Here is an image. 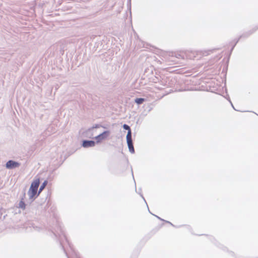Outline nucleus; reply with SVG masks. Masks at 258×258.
Segmentation results:
<instances>
[{"label": "nucleus", "instance_id": "30", "mask_svg": "<svg viewBox=\"0 0 258 258\" xmlns=\"http://www.w3.org/2000/svg\"><path fill=\"white\" fill-rule=\"evenodd\" d=\"M183 91V90H182H182L179 89L178 91Z\"/></svg>", "mask_w": 258, "mask_h": 258}, {"label": "nucleus", "instance_id": "10", "mask_svg": "<svg viewBox=\"0 0 258 258\" xmlns=\"http://www.w3.org/2000/svg\"><path fill=\"white\" fill-rule=\"evenodd\" d=\"M126 143L127 145V147L129 150V151L132 153H135V149L134 147L133 141L132 140V137L126 138Z\"/></svg>", "mask_w": 258, "mask_h": 258}, {"label": "nucleus", "instance_id": "12", "mask_svg": "<svg viewBox=\"0 0 258 258\" xmlns=\"http://www.w3.org/2000/svg\"><path fill=\"white\" fill-rule=\"evenodd\" d=\"M53 177H51V174H50L48 176V177H47V178L42 182V183L41 184V185H40V186L39 187L38 194L41 192L43 190V189L45 187V186L47 185V184L48 183V180H50Z\"/></svg>", "mask_w": 258, "mask_h": 258}, {"label": "nucleus", "instance_id": "2", "mask_svg": "<svg viewBox=\"0 0 258 258\" xmlns=\"http://www.w3.org/2000/svg\"><path fill=\"white\" fill-rule=\"evenodd\" d=\"M160 82V84L166 87H173L177 83L176 79L172 77H166L164 78H162L161 80L157 77H155V79H153V82Z\"/></svg>", "mask_w": 258, "mask_h": 258}, {"label": "nucleus", "instance_id": "3", "mask_svg": "<svg viewBox=\"0 0 258 258\" xmlns=\"http://www.w3.org/2000/svg\"><path fill=\"white\" fill-rule=\"evenodd\" d=\"M110 134V131L109 130H106L100 133L98 135L93 137V139H95L96 141V144H98L100 143L102 140L107 139Z\"/></svg>", "mask_w": 258, "mask_h": 258}, {"label": "nucleus", "instance_id": "15", "mask_svg": "<svg viewBox=\"0 0 258 258\" xmlns=\"http://www.w3.org/2000/svg\"><path fill=\"white\" fill-rule=\"evenodd\" d=\"M26 205L24 201H23V199L21 198V200H20V201L19 203V205L17 207L20 209H21L22 210H25L26 208Z\"/></svg>", "mask_w": 258, "mask_h": 258}, {"label": "nucleus", "instance_id": "31", "mask_svg": "<svg viewBox=\"0 0 258 258\" xmlns=\"http://www.w3.org/2000/svg\"><path fill=\"white\" fill-rule=\"evenodd\" d=\"M48 204H49V201H48V202H47V204H46V206H47V205H48Z\"/></svg>", "mask_w": 258, "mask_h": 258}, {"label": "nucleus", "instance_id": "7", "mask_svg": "<svg viewBox=\"0 0 258 258\" xmlns=\"http://www.w3.org/2000/svg\"><path fill=\"white\" fill-rule=\"evenodd\" d=\"M37 190L29 188L28 195L29 197V199L31 201H33L37 197L39 194H37Z\"/></svg>", "mask_w": 258, "mask_h": 258}, {"label": "nucleus", "instance_id": "27", "mask_svg": "<svg viewBox=\"0 0 258 258\" xmlns=\"http://www.w3.org/2000/svg\"><path fill=\"white\" fill-rule=\"evenodd\" d=\"M230 104H231V106H232V108H233L234 110H237L234 108V106H233V105L232 103L231 102V103H230Z\"/></svg>", "mask_w": 258, "mask_h": 258}, {"label": "nucleus", "instance_id": "33", "mask_svg": "<svg viewBox=\"0 0 258 258\" xmlns=\"http://www.w3.org/2000/svg\"><path fill=\"white\" fill-rule=\"evenodd\" d=\"M145 202L146 203H147L146 201ZM147 206H148V205H147Z\"/></svg>", "mask_w": 258, "mask_h": 258}, {"label": "nucleus", "instance_id": "18", "mask_svg": "<svg viewBox=\"0 0 258 258\" xmlns=\"http://www.w3.org/2000/svg\"><path fill=\"white\" fill-rule=\"evenodd\" d=\"M226 91H227V89H226ZM226 96H225L224 97L230 103H231V99L230 98V97L229 96V95L227 94V92H226Z\"/></svg>", "mask_w": 258, "mask_h": 258}, {"label": "nucleus", "instance_id": "28", "mask_svg": "<svg viewBox=\"0 0 258 258\" xmlns=\"http://www.w3.org/2000/svg\"><path fill=\"white\" fill-rule=\"evenodd\" d=\"M101 127H102V128H106L107 127L104 125H102V126H101Z\"/></svg>", "mask_w": 258, "mask_h": 258}, {"label": "nucleus", "instance_id": "16", "mask_svg": "<svg viewBox=\"0 0 258 258\" xmlns=\"http://www.w3.org/2000/svg\"><path fill=\"white\" fill-rule=\"evenodd\" d=\"M145 101L144 98H136L135 100V102L138 105H141Z\"/></svg>", "mask_w": 258, "mask_h": 258}, {"label": "nucleus", "instance_id": "22", "mask_svg": "<svg viewBox=\"0 0 258 258\" xmlns=\"http://www.w3.org/2000/svg\"><path fill=\"white\" fill-rule=\"evenodd\" d=\"M5 211V210L3 208H0V214H1V216L2 215V214L3 213V212Z\"/></svg>", "mask_w": 258, "mask_h": 258}, {"label": "nucleus", "instance_id": "8", "mask_svg": "<svg viewBox=\"0 0 258 258\" xmlns=\"http://www.w3.org/2000/svg\"><path fill=\"white\" fill-rule=\"evenodd\" d=\"M257 29H258V26L256 27L254 29L250 30V31L243 34L242 35H240L239 38L234 40V41H235L234 43L235 44H237L238 43V42L239 41V39L241 38H243V37L247 38V37H249L251 34H252L254 32H255Z\"/></svg>", "mask_w": 258, "mask_h": 258}, {"label": "nucleus", "instance_id": "5", "mask_svg": "<svg viewBox=\"0 0 258 258\" xmlns=\"http://www.w3.org/2000/svg\"><path fill=\"white\" fill-rule=\"evenodd\" d=\"M20 163L17 161L13 160H9L6 163L5 166L7 169H13L17 167H19L20 166Z\"/></svg>", "mask_w": 258, "mask_h": 258}, {"label": "nucleus", "instance_id": "17", "mask_svg": "<svg viewBox=\"0 0 258 258\" xmlns=\"http://www.w3.org/2000/svg\"><path fill=\"white\" fill-rule=\"evenodd\" d=\"M163 221L164 222H165V223H168V224H170L171 226H172L173 227H174L178 228V227H180L181 226H175L174 225H173L172 223H171L170 222H169L168 221H166V220H164Z\"/></svg>", "mask_w": 258, "mask_h": 258}, {"label": "nucleus", "instance_id": "24", "mask_svg": "<svg viewBox=\"0 0 258 258\" xmlns=\"http://www.w3.org/2000/svg\"><path fill=\"white\" fill-rule=\"evenodd\" d=\"M151 235H149V234H148L147 235H146L145 238H147V240L149 239V238H150L151 237Z\"/></svg>", "mask_w": 258, "mask_h": 258}, {"label": "nucleus", "instance_id": "6", "mask_svg": "<svg viewBox=\"0 0 258 258\" xmlns=\"http://www.w3.org/2000/svg\"><path fill=\"white\" fill-rule=\"evenodd\" d=\"M96 144V141L95 142L93 140H83L81 141V146L85 148L94 147Z\"/></svg>", "mask_w": 258, "mask_h": 258}, {"label": "nucleus", "instance_id": "9", "mask_svg": "<svg viewBox=\"0 0 258 258\" xmlns=\"http://www.w3.org/2000/svg\"><path fill=\"white\" fill-rule=\"evenodd\" d=\"M257 29H258V26L256 27L254 29L250 30V31L243 34L242 35H240L239 38L234 40V41H235L234 43L235 44H237L238 43V42L239 41V39L241 38H243V37L247 38V37H249L251 34H252L254 32H255Z\"/></svg>", "mask_w": 258, "mask_h": 258}, {"label": "nucleus", "instance_id": "20", "mask_svg": "<svg viewBox=\"0 0 258 258\" xmlns=\"http://www.w3.org/2000/svg\"><path fill=\"white\" fill-rule=\"evenodd\" d=\"M55 210V208L54 207H52L50 208V210H48V212H50V211L53 213V214L54 215V211Z\"/></svg>", "mask_w": 258, "mask_h": 258}, {"label": "nucleus", "instance_id": "29", "mask_svg": "<svg viewBox=\"0 0 258 258\" xmlns=\"http://www.w3.org/2000/svg\"><path fill=\"white\" fill-rule=\"evenodd\" d=\"M236 45V44H235V43H234V44L232 45V47H233V48H234Z\"/></svg>", "mask_w": 258, "mask_h": 258}, {"label": "nucleus", "instance_id": "11", "mask_svg": "<svg viewBox=\"0 0 258 258\" xmlns=\"http://www.w3.org/2000/svg\"><path fill=\"white\" fill-rule=\"evenodd\" d=\"M26 227L27 228L29 227L30 228H33L34 230L39 231L41 227L38 225H36L35 223L33 222L29 221L26 224Z\"/></svg>", "mask_w": 258, "mask_h": 258}, {"label": "nucleus", "instance_id": "23", "mask_svg": "<svg viewBox=\"0 0 258 258\" xmlns=\"http://www.w3.org/2000/svg\"><path fill=\"white\" fill-rule=\"evenodd\" d=\"M61 164H62V163H61V164H60L58 166V167L59 166H60V165H61ZM57 168V167L54 168L52 170V171H51V173H53V172L56 170V169Z\"/></svg>", "mask_w": 258, "mask_h": 258}, {"label": "nucleus", "instance_id": "13", "mask_svg": "<svg viewBox=\"0 0 258 258\" xmlns=\"http://www.w3.org/2000/svg\"><path fill=\"white\" fill-rule=\"evenodd\" d=\"M40 184V180L39 178L33 180L31 184L30 188L34 189L36 190H38V188Z\"/></svg>", "mask_w": 258, "mask_h": 258}, {"label": "nucleus", "instance_id": "25", "mask_svg": "<svg viewBox=\"0 0 258 258\" xmlns=\"http://www.w3.org/2000/svg\"><path fill=\"white\" fill-rule=\"evenodd\" d=\"M21 198L23 199V201H24V199L25 198V192H24L23 194V196L21 197Z\"/></svg>", "mask_w": 258, "mask_h": 258}, {"label": "nucleus", "instance_id": "4", "mask_svg": "<svg viewBox=\"0 0 258 258\" xmlns=\"http://www.w3.org/2000/svg\"><path fill=\"white\" fill-rule=\"evenodd\" d=\"M101 126H102V125L101 124H95L93 126L89 127V128H88L87 130H86L84 132V134L86 138L93 139V136H94V134L93 133V129L100 128V127H101Z\"/></svg>", "mask_w": 258, "mask_h": 258}, {"label": "nucleus", "instance_id": "32", "mask_svg": "<svg viewBox=\"0 0 258 258\" xmlns=\"http://www.w3.org/2000/svg\"><path fill=\"white\" fill-rule=\"evenodd\" d=\"M231 255H233L234 254V252L232 251H231Z\"/></svg>", "mask_w": 258, "mask_h": 258}, {"label": "nucleus", "instance_id": "14", "mask_svg": "<svg viewBox=\"0 0 258 258\" xmlns=\"http://www.w3.org/2000/svg\"><path fill=\"white\" fill-rule=\"evenodd\" d=\"M122 127L124 130H126L127 131V135L126 136V138H128L132 137V130L130 127V126L127 125V124H124L122 125Z\"/></svg>", "mask_w": 258, "mask_h": 258}, {"label": "nucleus", "instance_id": "26", "mask_svg": "<svg viewBox=\"0 0 258 258\" xmlns=\"http://www.w3.org/2000/svg\"><path fill=\"white\" fill-rule=\"evenodd\" d=\"M233 49H234L233 47H232L231 49H230V55L231 54V53L232 52Z\"/></svg>", "mask_w": 258, "mask_h": 258}, {"label": "nucleus", "instance_id": "19", "mask_svg": "<svg viewBox=\"0 0 258 258\" xmlns=\"http://www.w3.org/2000/svg\"><path fill=\"white\" fill-rule=\"evenodd\" d=\"M141 190H142L141 188H139V191H137V190H136V192H138L142 197V198L144 199V201H145V198H144L143 195L141 193Z\"/></svg>", "mask_w": 258, "mask_h": 258}, {"label": "nucleus", "instance_id": "1", "mask_svg": "<svg viewBox=\"0 0 258 258\" xmlns=\"http://www.w3.org/2000/svg\"><path fill=\"white\" fill-rule=\"evenodd\" d=\"M55 228L51 231L54 235L58 238L59 244L68 258H81L79 253L73 248V245L69 241L61 224L56 221Z\"/></svg>", "mask_w": 258, "mask_h": 258}, {"label": "nucleus", "instance_id": "21", "mask_svg": "<svg viewBox=\"0 0 258 258\" xmlns=\"http://www.w3.org/2000/svg\"><path fill=\"white\" fill-rule=\"evenodd\" d=\"M148 208L149 212L151 214H152L153 215L155 216L157 218H158V219H159L160 220L163 221L164 219H162L161 218L159 217V216H157V215H154V214H152V213L150 211V210H149V208H148Z\"/></svg>", "mask_w": 258, "mask_h": 258}]
</instances>
